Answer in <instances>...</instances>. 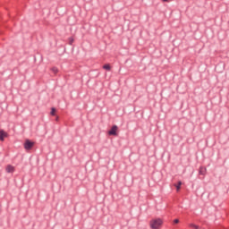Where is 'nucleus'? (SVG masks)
Masks as SVG:
<instances>
[{
  "label": "nucleus",
  "mask_w": 229,
  "mask_h": 229,
  "mask_svg": "<svg viewBox=\"0 0 229 229\" xmlns=\"http://www.w3.org/2000/svg\"><path fill=\"white\" fill-rule=\"evenodd\" d=\"M162 225H164V220H162L161 218L152 219L149 223V226L151 229L162 228Z\"/></svg>",
  "instance_id": "obj_1"
},
{
  "label": "nucleus",
  "mask_w": 229,
  "mask_h": 229,
  "mask_svg": "<svg viewBox=\"0 0 229 229\" xmlns=\"http://www.w3.org/2000/svg\"><path fill=\"white\" fill-rule=\"evenodd\" d=\"M33 146H35L34 142H31L30 140H27L24 143V148L27 150L31 149V148H33Z\"/></svg>",
  "instance_id": "obj_2"
},
{
  "label": "nucleus",
  "mask_w": 229,
  "mask_h": 229,
  "mask_svg": "<svg viewBox=\"0 0 229 229\" xmlns=\"http://www.w3.org/2000/svg\"><path fill=\"white\" fill-rule=\"evenodd\" d=\"M6 137H8V133L6 131H4V130L0 131V140L3 142L4 141V139H6Z\"/></svg>",
  "instance_id": "obj_3"
},
{
  "label": "nucleus",
  "mask_w": 229,
  "mask_h": 229,
  "mask_svg": "<svg viewBox=\"0 0 229 229\" xmlns=\"http://www.w3.org/2000/svg\"><path fill=\"white\" fill-rule=\"evenodd\" d=\"M5 171H6V173H9V174L15 173V167L12 165H8L5 167Z\"/></svg>",
  "instance_id": "obj_4"
},
{
  "label": "nucleus",
  "mask_w": 229,
  "mask_h": 229,
  "mask_svg": "<svg viewBox=\"0 0 229 229\" xmlns=\"http://www.w3.org/2000/svg\"><path fill=\"white\" fill-rule=\"evenodd\" d=\"M109 135H117V125H114L108 131Z\"/></svg>",
  "instance_id": "obj_5"
},
{
  "label": "nucleus",
  "mask_w": 229,
  "mask_h": 229,
  "mask_svg": "<svg viewBox=\"0 0 229 229\" xmlns=\"http://www.w3.org/2000/svg\"><path fill=\"white\" fill-rule=\"evenodd\" d=\"M174 187H176L177 191H180V189L182 187V181H179L178 184H174Z\"/></svg>",
  "instance_id": "obj_6"
},
{
  "label": "nucleus",
  "mask_w": 229,
  "mask_h": 229,
  "mask_svg": "<svg viewBox=\"0 0 229 229\" xmlns=\"http://www.w3.org/2000/svg\"><path fill=\"white\" fill-rule=\"evenodd\" d=\"M103 69H105L106 71H110V69H112V67L110 66V64H105L103 66Z\"/></svg>",
  "instance_id": "obj_7"
},
{
  "label": "nucleus",
  "mask_w": 229,
  "mask_h": 229,
  "mask_svg": "<svg viewBox=\"0 0 229 229\" xmlns=\"http://www.w3.org/2000/svg\"><path fill=\"white\" fill-rule=\"evenodd\" d=\"M190 227H191V228H193V229H199V225H194V224H191V225H190Z\"/></svg>",
  "instance_id": "obj_8"
},
{
  "label": "nucleus",
  "mask_w": 229,
  "mask_h": 229,
  "mask_svg": "<svg viewBox=\"0 0 229 229\" xmlns=\"http://www.w3.org/2000/svg\"><path fill=\"white\" fill-rule=\"evenodd\" d=\"M51 71H52V72H54V74H56V73L58 72V68L53 67V68L51 69Z\"/></svg>",
  "instance_id": "obj_9"
},
{
  "label": "nucleus",
  "mask_w": 229,
  "mask_h": 229,
  "mask_svg": "<svg viewBox=\"0 0 229 229\" xmlns=\"http://www.w3.org/2000/svg\"><path fill=\"white\" fill-rule=\"evenodd\" d=\"M205 171H207L206 168L200 167L199 174H205Z\"/></svg>",
  "instance_id": "obj_10"
},
{
  "label": "nucleus",
  "mask_w": 229,
  "mask_h": 229,
  "mask_svg": "<svg viewBox=\"0 0 229 229\" xmlns=\"http://www.w3.org/2000/svg\"><path fill=\"white\" fill-rule=\"evenodd\" d=\"M50 114H51V115H55V114H56V109L52 107Z\"/></svg>",
  "instance_id": "obj_11"
},
{
  "label": "nucleus",
  "mask_w": 229,
  "mask_h": 229,
  "mask_svg": "<svg viewBox=\"0 0 229 229\" xmlns=\"http://www.w3.org/2000/svg\"><path fill=\"white\" fill-rule=\"evenodd\" d=\"M69 42H70V44H72V42H74V38H69Z\"/></svg>",
  "instance_id": "obj_12"
},
{
  "label": "nucleus",
  "mask_w": 229,
  "mask_h": 229,
  "mask_svg": "<svg viewBox=\"0 0 229 229\" xmlns=\"http://www.w3.org/2000/svg\"><path fill=\"white\" fill-rule=\"evenodd\" d=\"M174 223L175 225H178V223H180V220L174 219Z\"/></svg>",
  "instance_id": "obj_13"
},
{
  "label": "nucleus",
  "mask_w": 229,
  "mask_h": 229,
  "mask_svg": "<svg viewBox=\"0 0 229 229\" xmlns=\"http://www.w3.org/2000/svg\"><path fill=\"white\" fill-rule=\"evenodd\" d=\"M165 3H167V1H169V0H163Z\"/></svg>",
  "instance_id": "obj_14"
},
{
  "label": "nucleus",
  "mask_w": 229,
  "mask_h": 229,
  "mask_svg": "<svg viewBox=\"0 0 229 229\" xmlns=\"http://www.w3.org/2000/svg\"><path fill=\"white\" fill-rule=\"evenodd\" d=\"M56 121H58V116L56 117Z\"/></svg>",
  "instance_id": "obj_15"
}]
</instances>
